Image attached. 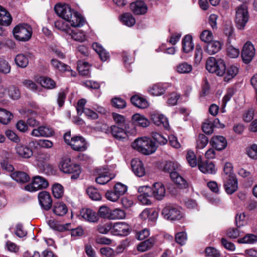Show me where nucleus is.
<instances>
[{"label":"nucleus","instance_id":"nucleus-1","mask_svg":"<svg viewBox=\"0 0 257 257\" xmlns=\"http://www.w3.org/2000/svg\"><path fill=\"white\" fill-rule=\"evenodd\" d=\"M132 146L134 149L145 155H150L154 153L157 148L156 143L148 137L137 139L132 143Z\"/></svg>","mask_w":257,"mask_h":257},{"label":"nucleus","instance_id":"nucleus-2","mask_svg":"<svg viewBox=\"0 0 257 257\" xmlns=\"http://www.w3.org/2000/svg\"><path fill=\"white\" fill-rule=\"evenodd\" d=\"M248 19V7L246 3L241 5L236 8L235 22L237 29H243Z\"/></svg>","mask_w":257,"mask_h":257},{"label":"nucleus","instance_id":"nucleus-3","mask_svg":"<svg viewBox=\"0 0 257 257\" xmlns=\"http://www.w3.org/2000/svg\"><path fill=\"white\" fill-rule=\"evenodd\" d=\"M15 38L20 41L26 42L30 39L32 35V28L27 24L16 26L13 30Z\"/></svg>","mask_w":257,"mask_h":257},{"label":"nucleus","instance_id":"nucleus-4","mask_svg":"<svg viewBox=\"0 0 257 257\" xmlns=\"http://www.w3.org/2000/svg\"><path fill=\"white\" fill-rule=\"evenodd\" d=\"M95 181L97 183L104 185L114 177V175L111 174L107 167H101L96 168L95 171Z\"/></svg>","mask_w":257,"mask_h":257},{"label":"nucleus","instance_id":"nucleus-5","mask_svg":"<svg viewBox=\"0 0 257 257\" xmlns=\"http://www.w3.org/2000/svg\"><path fill=\"white\" fill-rule=\"evenodd\" d=\"M48 185V182L45 178L36 176L33 178L32 182L31 184L25 187V189L28 191L33 192L46 188Z\"/></svg>","mask_w":257,"mask_h":257},{"label":"nucleus","instance_id":"nucleus-6","mask_svg":"<svg viewBox=\"0 0 257 257\" xmlns=\"http://www.w3.org/2000/svg\"><path fill=\"white\" fill-rule=\"evenodd\" d=\"M54 9L56 14L66 21L70 20L73 12H75L67 4H57Z\"/></svg>","mask_w":257,"mask_h":257},{"label":"nucleus","instance_id":"nucleus-7","mask_svg":"<svg viewBox=\"0 0 257 257\" xmlns=\"http://www.w3.org/2000/svg\"><path fill=\"white\" fill-rule=\"evenodd\" d=\"M38 200L41 208L46 211L49 210L52 206V199L50 193L46 191L39 193Z\"/></svg>","mask_w":257,"mask_h":257},{"label":"nucleus","instance_id":"nucleus-8","mask_svg":"<svg viewBox=\"0 0 257 257\" xmlns=\"http://www.w3.org/2000/svg\"><path fill=\"white\" fill-rule=\"evenodd\" d=\"M130 232V225L125 222L112 223V233L116 235L124 236Z\"/></svg>","mask_w":257,"mask_h":257},{"label":"nucleus","instance_id":"nucleus-9","mask_svg":"<svg viewBox=\"0 0 257 257\" xmlns=\"http://www.w3.org/2000/svg\"><path fill=\"white\" fill-rule=\"evenodd\" d=\"M255 49L250 42H246L243 47L241 51V57L243 62L248 64L254 56Z\"/></svg>","mask_w":257,"mask_h":257},{"label":"nucleus","instance_id":"nucleus-10","mask_svg":"<svg viewBox=\"0 0 257 257\" xmlns=\"http://www.w3.org/2000/svg\"><path fill=\"white\" fill-rule=\"evenodd\" d=\"M151 119L155 124L157 126H162L167 130H169L170 125L167 118L163 114L157 111L151 113Z\"/></svg>","mask_w":257,"mask_h":257},{"label":"nucleus","instance_id":"nucleus-11","mask_svg":"<svg viewBox=\"0 0 257 257\" xmlns=\"http://www.w3.org/2000/svg\"><path fill=\"white\" fill-rule=\"evenodd\" d=\"M163 171L169 174L171 180L177 184V164L174 161H168L164 163Z\"/></svg>","mask_w":257,"mask_h":257},{"label":"nucleus","instance_id":"nucleus-12","mask_svg":"<svg viewBox=\"0 0 257 257\" xmlns=\"http://www.w3.org/2000/svg\"><path fill=\"white\" fill-rule=\"evenodd\" d=\"M223 186L228 194H232L238 189L237 179L236 177L224 178Z\"/></svg>","mask_w":257,"mask_h":257},{"label":"nucleus","instance_id":"nucleus-13","mask_svg":"<svg viewBox=\"0 0 257 257\" xmlns=\"http://www.w3.org/2000/svg\"><path fill=\"white\" fill-rule=\"evenodd\" d=\"M140 194L138 196L139 201L144 205L151 204L149 198L151 196V188L148 186H141L138 188Z\"/></svg>","mask_w":257,"mask_h":257},{"label":"nucleus","instance_id":"nucleus-14","mask_svg":"<svg viewBox=\"0 0 257 257\" xmlns=\"http://www.w3.org/2000/svg\"><path fill=\"white\" fill-rule=\"evenodd\" d=\"M70 146L75 151L83 152L87 148V143L83 137L81 136H74L72 137Z\"/></svg>","mask_w":257,"mask_h":257},{"label":"nucleus","instance_id":"nucleus-15","mask_svg":"<svg viewBox=\"0 0 257 257\" xmlns=\"http://www.w3.org/2000/svg\"><path fill=\"white\" fill-rule=\"evenodd\" d=\"M110 131L113 137L118 140L123 141L128 137L126 126L111 125L110 127Z\"/></svg>","mask_w":257,"mask_h":257},{"label":"nucleus","instance_id":"nucleus-16","mask_svg":"<svg viewBox=\"0 0 257 257\" xmlns=\"http://www.w3.org/2000/svg\"><path fill=\"white\" fill-rule=\"evenodd\" d=\"M54 134V132L51 127L42 125L34 129L31 135L36 137H50L52 136Z\"/></svg>","mask_w":257,"mask_h":257},{"label":"nucleus","instance_id":"nucleus-17","mask_svg":"<svg viewBox=\"0 0 257 257\" xmlns=\"http://www.w3.org/2000/svg\"><path fill=\"white\" fill-rule=\"evenodd\" d=\"M165 193V187L161 183H155L153 184V187L151 188V196L157 200H162L164 197Z\"/></svg>","mask_w":257,"mask_h":257},{"label":"nucleus","instance_id":"nucleus-18","mask_svg":"<svg viewBox=\"0 0 257 257\" xmlns=\"http://www.w3.org/2000/svg\"><path fill=\"white\" fill-rule=\"evenodd\" d=\"M130 8L134 14L136 15H144L147 13L148 7L144 2L138 1L132 3L130 5Z\"/></svg>","mask_w":257,"mask_h":257},{"label":"nucleus","instance_id":"nucleus-19","mask_svg":"<svg viewBox=\"0 0 257 257\" xmlns=\"http://www.w3.org/2000/svg\"><path fill=\"white\" fill-rule=\"evenodd\" d=\"M213 148L217 151L224 150L227 146V141L226 139L221 136H216L212 137L210 141Z\"/></svg>","mask_w":257,"mask_h":257},{"label":"nucleus","instance_id":"nucleus-20","mask_svg":"<svg viewBox=\"0 0 257 257\" xmlns=\"http://www.w3.org/2000/svg\"><path fill=\"white\" fill-rule=\"evenodd\" d=\"M162 214L164 218L170 221H174L177 217V208L175 205L166 206L162 210Z\"/></svg>","mask_w":257,"mask_h":257},{"label":"nucleus","instance_id":"nucleus-21","mask_svg":"<svg viewBox=\"0 0 257 257\" xmlns=\"http://www.w3.org/2000/svg\"><path fill=\"white\" fill-rule=\"evenodd\" d=\"M132 168L135 175L139 177L145 174V169L142 162L138 159H134L131 162Z\"/></svg>","mask_w":257,"mask_h":257},{"label":"nucleus","instance_id":"nucleus-22","mask_svg":"<svg viewBox=\"0 0 257 257\" xmlns=\"http://www.w3.org/2000/svg\"><path fill=\"white\" fill-rule=\"evenodd\" d=\"M222 44L220 41L212 40L207 44L205 51L209 55L215 54L221 49Z\"/></svg>","mask_w":257,"mask_h":257},{"label":"nucleus","instance_id":"nucleus-23","mask_svg":"<svg viewBox=\"0 0 257 257\" xmlns=\"http://www.w3.org/2000/svg\"><path fill=\"white\" fill-rule=\"evenodd\" d=\"M198 166L199 169L204 174H213L215 172V165L209 161L202 162L198 159Z\"/></svg>","mask_w":257,"mask_h":257},{"label":"nucleus","instance_id":"nucleus-24","mask_svg":"<svg viewBox=\"0 0 257 257\" xmlns=\"http://www.w3.org/2000/svg\"><path fill=\"white\" fill-rule=\"evenodd\" d=\"M80 215L82 218L89 222L94 223L98 220V215L90 209H83L81 211Z\"/></svg>","mask_w":257,"mask_h":257},{"label":"nucleus","instance_id":"nucleus-25","mask_svg":"<svg viewBox=\"0 0 257 257\" xmlns=\"http://www.w3.org/2000/svg\"><path fill=\"white\" fill-rule=\"evenodd\" d=\"M15 150L16 153L20 157L29 158L33 155L32 150L28 146L22 144H18Z\"/></svg>","mask_w":257,"mask_h":257},{"label":"nucleus","instance_id":"nucleus-26","mask_svg":"<svg viewBox=\"0 0 257 257\" xmlns=\"http://www.w3.org/2000/svg\"><path fill=\"white\" fill-rule=\"evenodd\" d=\"M67 22L70 23L72 27H81L85 23V20L82 15L77 12H73L70 20Z\"/></svg>","mask_w":257,"mask_h":257},{"label":"nucleus","instance_id":"nucleus-27","mask_svg":"<svg viewBox=\"0 0 257 257\" xmlns=\"http://www.w3.org/2000/svg\"><path fill=\"white\" fill-rule=\"evenodd\" d=\"M194 49V44L192 42V37L190 35H186L182 42V50L185 53L191 52Z\"/></svg>","mask_w":257,"mask_h":257},{"label":"nucleus","instance_id":"nucleus-28","mask_svg":"<svg viewBox=\"0 0 257 257\" xmlns=\"http://www.w3.org/2000/svg\"><path fill=\"white\" fill-rule=\"evenodd\" d=\"M238 72V68L235 65H231L227 67H226V70H225V73L223 75L224 76V81L228 82L233 78L237 74Z\"/></svg>","mask_w":257,"mask_h":257},{"label":"nucleus","instance_id":"nucleus-29","mask_svg":"<svg viewBox=\"0 0 257 257\" xmlns=\"http://www.w3.org/2000/svg\"><path fill=\"white\" fill-rule=\"evenodd\" d=\"M132 121L135 125L143 127H146L150 124V121L144 116L139 113L132 116Z\"/></svg>","mask_w":257,"mask_h":257},{"label":"nucleus","instance_id":"nucleus-30","mask_svg":"<svg viewBox=\"0 0 257 257\" xmlns=\"http://www.w3.org/2000/svg\"><path fill=\"white\" fill-rule=\"evenodd\" d=\"M12 178L20 183H25L30 180L29 176L25 172L22 171H16L11 174Z\"/></svg>","mask_w":257,"mask_h":257},{"label":"nucleus","instance_id":"nucleus-31","mask_svg":"<svg viewBox=\"0 0 257 257\" xmlns=\"http://www.w3.org/2000/svg\"><path fill=\"white\" fill-rule=\"evenodd\" d=\"M223 33L227 37V43H230L231 40L234 38L233 27L230 22L224 24Z\"/></svg>","mask_w":257,"mask_h":257},{"label":"nucleus","instance_id":"nucleus-32","mask_svg":"<svg viewBox=\"0 0 257 257\" xmlns=\"http://www.w3.org/2000/svg\"><path fill=\"white\" fill-rule=\"evenodd\" d=\"M131 101L134 105L140 108H145L149 106L147 100L145 98L138 95L132 96L131 98Z\"/></svg>","mask_w":257,"mask_h":257},{"label":"nucleus","instance_id":"nucleus-33","mask_svg":"<svg viewBox=\"0 0 257 257\" xmlns=\"http://www.w3.org/2000/svg\"><path fill=\"white\" fill-rule=\"evenodd\" d=\"M68 208L66 204L63 202H56L54 204L53 212L58 216H63L66 214Z\"/></svg>","mask_w":257,"mask_h":257},{"label":"nucleus","instance_id":"nucleus-34","mask_svg":"<svg viewBox=\"0 0 257 257\" xmlns=\"http://www.w3.org/2000/svg\"><path fill=\"white\" fill-rule=\"evenodd\" d=\"M94 50L99 55L102 61H106L109 58V54L103 48L102 46L97 43H94L92 44Z\"/></svg>","mask_w":257,"mask_h":257},{"label":"nucleus","instance_id":"nucleus-35","mask_svg":"<svg viewBox=\"0 0 257 257\" xmlns=\"http://www.w3.org/2000/svg\"><path fill=\"white\" fill-rule=\"evenodd\" d=\"M148 91L152 95L159 96L164 94L165 91V88L162 84L157 83L150 87Z\"/></svg>","mask_w":257,"mask_h":257},{"label":"nucleus","instance_id":"nucleus-36","mask_svg":"<svg viewBox=\"0 0 257 257\" xmlns=\"http://www.w3.org/2000/svg\"><path fill=\"white\" fill-rule=\"evenodd\" d=\"M51 64L55 69L62 72L69 71L70 69L68 65L56 59H52L51 61Z\"/></svg>","mask_w":257,"mask_h":257},{"label":"nucleus","instance_id":"nucleus-37","mask_svg":"<svg viewBox=\"0 0 257 257\" xmlns=\"http://www.w3.org/2000/svg\"><path fill=\"white\" fill-rule=\"evenodd\" d=\"M13 118V114L9 111L0 108V122L4 124H8Z\"/></svg>","mask_w":257,"mask_h":257},{"label":"nucleus","instance_id":"nucleus-38","mask_svg":"<svg viewBox=\"0 0 257 257\" xmlns=\"http://www.w3.org/2000/svg\"><path fill=\"white\" fill-rule=\"evenodd\" d=\"M90 65L87 62L79 61L77 63V69L80 74L83 76H89Z\"/></svg>","mask_w":257,"mask_h":257},{"label":"nucleus","instance_id":"nucleus-39","mask_svg":"<svg viewBox=\"0 0 257 257\" xmlns=\"http://www.w3.org/2000/svg\"><path fill=\"white\" fill-rule=\"evenodd\" d=\"M121 21L125 25L128 27H132L136 23V20L130 13H124L121 17Z\"/></svg>","mask_w":257,"mask_h":257},{"label":"nucleus","instance_id":"nucleus-40","mask_svg":"<svg viewBox=\"0 0 257 257\" xmlns=\"http://www.w3.org/2000/svg\"><path fill=\"white\" fill-rule=\"evenodd\" d=\"M81 173V168L80 166L78 164H74L65 173L71 174V179L75 180L79 178Z\"/></svg>","mask_w":257,"mask_h":257},{"label":"nucleus","instance_id":"nucleus-41","mask_svg":"<svg viewBox=\"0 0 257 257\" xmlns=\"http://www.w3.org/2000/svg\"><path fill=\"white\" fill-rule=\"evenodd\" d=\"M110 220L122 219L125 218V212L120 209L116 208L110 211Z\"/></svg>","mask_w":257,"mask_h":257},{"label":"nucleus","instance_id":"nucleus-42","mask_svg":"<svg viewBox=\"0 0 257 257\" xmlns=\"http://www.w3.org/2000/svg\"><path fill=\"white\" fill-rule=\"evenodd\" d=\"M154 244L153 239L149 238L142 242L138 246V250L140 251L144 252L151 248Z\"/></svg>","mask_w":257,"mask_h":257},{"label":"nucleus","instance_id":"nucleus-43","mask_svg":"<svg viewBox=\"0 0 257 257\" xmlns=\"http://www.w3.org/2000/svg\"><path fill=\"white\" fill-rule=\"evenodd\" d=\"M29 145L35 146L36 144L39 145L40 147L46 149L51 148L53 146V143L51 141L48 140H40L38 141H31L29 143Z\"/></svg>","mask_w":257,"mask_h":257},{"label":"nucleus","instance_id":"nucleus-44","mask_svg":"<svg viewBox=\"0 0 257 257\" xmlns=\"http://www.w3.org/2000/svg\"><path fill=\"white\" fill-rule=\"evenodd\" d=\"M86 192L89 197L93 200L98 201L101 199V195L97 189L93 187H89L86 190Z\"/></svg>","mask_w":257,"mask_h":257},{"label":"nucleus","instance_id":"nucleus-45","mask_svg":"<svg viewBox=\"0 0 257 257\" xmlns=\"http://www.w3.org/2000/svg\"><path fill=\"white\" fill-rule=\"evenodd\" d=\"M12 20V19L9 13L0 6V22H3L6 24H10Z\"/></svg>","mask_w":257,"mask_h":257},{"label":"nucleus","instance_id":"nucleus-46","mask_svg":"<svg viewBox=\"0 0 257 257\" xmlns=\"http://www.w3.org/2000/svg\"><path fill=\"white\" fill-rule=\"evenodd\" d=\"M215 71L213 73L218 76H223L226 70V65L224 61L221 59H217V63L215 67Z\"/></svg>","mask_w":257,"mask_h":257},{"label":"nucleus","instance_id":"nucleus-47","mask_svg":"<svg viewBox=\"0 0 257 257\" xmlns=\"http://www.w3.org/2000/svg\"><path fill=\"white\" fill-rule=\"evenodd\" d=\"M16 64L20 67L25 68L29 64L27 57L24 54H18L16 56L15 59Z\"/></svg>","mask_w":257,"mask_h":257},{"label":"nucleus","instance_id":"nucleus-48","mask_svg":"<svg viewBox=\"0 0 257 257\" xmlns=\"http://www.w3.org/2000/svg\"><path fill=\"white\" fill-rule=\"evenodd\" d=\"M192 65L185 62L178 65V73L181 74H189L192 71Z\"/></svg>","mask_w":257,"mask_h":257},{"label":"nucleus","instance_id":"nucleus-49","mask_svg":"<svg viewBox=\"0 0 257 257\" xmlns=\"http://www.w3.org/2000/svg\"><path fill=\"white\" fill-rule=\"evenodd\" d=\"M74 164L71 162L69 158H65L62 159L60 162L59 167L61 171L65 173Z\"/></svg>","mask_w":257,"mask_h":257},{"label":"nucleus","instance_id":"nucleus-50","mask_svg":"<svg viewBox=\"0 0 257 257\" xmlns=\"http://www.w3.org/2000/svg\"><path fill=\"white\" fill-rule=\"evenodd\" d=\"M11 67L9 63L2 57H0V73L7 74L10 73Z\"/></svg>","mask_w":257,"mask_h":257},{"label":"nucleus","instance_id":"nucleus-51","mask_svg":"<svg viewBox=\"0 0 257 257\" xmlns=\"http://www.w3.org/2000/svg\"><path fill=\"white\" fill-rule=\"evenodd\" d=\"M40 84L42 87L49 89L56 87L55 81L49 77L42 78L40 80Z\"/></svg>","mask_w":257,"mask_h":257},{"label":"nucleus","instance_id":"nucleus-52","mask_svg":"<svg viewBox=\"0 0 257 257\" xmlns=\"http://www.w3.org/2000/svg\"><path fill=\"white\" fill-rule=\"evenodd\" d=\"M239 243H253L257 241V235L253 234H247L243 237L238 239Z\"/></svg>","mask_w":257,"mask_h":257},{"label":"nucleus","instance_id":"nucleus-53","mask_svg":"<svg viewBox=\"0 0 257 257\" xmlns=\"http://www.w3.org/2000/svg\"><path fill=\"white\" fill-rule=\"evenodd\" d=\"M52 193L54 197L59 199L61 198L64 194L63 186L59 184H55L52 187Z\"/></svg>","mask_w":257,"mask_h":257},{"label":"nucleus","instance_id":"nucleus-54","mask_svg":"<svg viewBox=\"0 0 257 257\" xmlns=\"http://www.w3.org/2000/svg\"><path fill=\"white\" fill-rule=\"evenodd\" d=\"M217 63V60L214 57H210L206 61V68L210 73H213Z\"/></svg>","mask_w":257,"mask_h":257},{"label":"nucleus","instance_id":"nucleus-55","mask_svg":"<svg viewBox=\"0 0 257 257\" xmlns=\"http://www.w3.org/2000/svg\"><path fill=\"white\" fill-rule=\"evenodd\" d=\"M97 230L101 234H107L109 231L112 232V222L99 224L97 227Z\"/></svg>","mask_w":257,"mask_h":257},{"label":"nucleus","instance_id":"nucleus-56","mask_svg":"<svg viewBox=\"0 0 257 257\" xmlns=\"http://www.w3.org/2000/svg\"><path fill=\"white\" fill-rule=\"evenodd\" d=\"M208 138L204 134H199L197 140V149H203L208 144Z\"/></svg>","mask_w":257,"mask_h":257},{"label":"nucleus","instance_id":"nucleus-57","mask_svg":"<svg viewBox=\"0 0 257 257\" xmlns=\"http://www.w3.org/2000/svg\"><path fill=\"white\" fill-rule=\"evenodd\" d=\"M72 32H68L67 34L71 36V38L77 41L82 42L85 40L84 34L80 31H75L71 29Z\"/></svg>","mask_w":257,"mask_h":257},{"label":"nucleus","instance_id":"nucleus-58","mask_svg":"<svg viewBox=\"0 0 257 257\" xmlns=\"http://www.w3.org/2000/svg\"><path fill=\"white\" fill-rule=\"evenodd\" d=\"M213 124L209 120L206 119L202 124V130L206 134L210 135L213 132Z\"/></svg>","mask_w":257,"mask_h":257},{"label":"nucleus","instance_id":"nucleus-59","mask_svg":"<svg viewBox=\"0 0 257 257\" xmlns=\"http://www.w3.org/2000/svg\"><path fill=\"white\" fill-rule=\"evenodd\" d=\"M55 27L61 31L68 34V32H72L71 28L68 26L63 21H57L55 23Z\"/></svg>","mask_w":257,"mask_h":257},{"label":"nucleus","instance_id":"nucleus-60","mask_svg":"<svg viewBox=\"0 0 257 257\" xmlns=\"http://www.w3.org/2000/svg\"><path fill=\"white\" fill-rule=\"evenodd\" d=\"M112 116L116 124L115 125L126 126L125 120L123 116L116 113H112Z\"/></svg>","mask_w":257,"mask_h":257},{"label":"nucleus","instance_id":"nucleus-61","mask_svg":"<svg viewBox=\"0 0 257 257\" xmlns=\"http://www.w3.org/2000/svg\"><path fill=\"white\" fill-rule=\"evenodd\" d=\"M200 38L202 41L207 44L213 40V36L211 31L204 30L201 33Z\"/></svg>","mask_w":257,"mask_h":257},{"label":"nucleus","instance_id":"nucleus-62","mask_svg":"<svg viewBox=\"0 0 257 257\" xmlns=\"http://www.w3.org/2000/svg\"><path fill=\"white\" fill-rule=\"evenodd\" d=\"M111 103L113 106L117 108H123L126 106L125 100L119 97L112 98Z\"/></svg>","mask_w":257,"mask_h":257},{"label":"nucleus","instance_id":"nucleus-63","mask_svg":"<svg viewBox=\"0 0 257 257\" xmlns=\"http://www.w3.org/2000/svg\"><path fill=\"white\" fill-rule=\"evenodd\" d=\"M100 252L103 257H114L116 255L114 250L109 247L101 248Z\"/></svg>","mask_w":257,"mask_h":257},{"label":"nucleus","instance_id":"nucleus-64","mask_svg":"<svg viewBox=\"0 0 257 257\" xmlns=\"http://www.w3.org/2000/svg\"><path fill=\"white\" fill-rule=\"evenodd\" d=\"M8 94L13 99H18L20 97V92L19 89L15 86H12L9 87Z\"/></svg>","mask_w":257,"mask_h":257}]
</instances>
